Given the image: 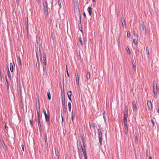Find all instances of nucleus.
I'll return each instance as SVG.
<instances>
[{
    "label": "nucleus",
    "mask_w": 159,
    "mask_h": 159,
    "mask_svg": "<svg viewBox=\"0 0 159 159\" xmlns=\"http://www.w3.org/2000/svg\"><path fill=\"white\" fill-rule=\"evenodd\" d=\"M75 118V115L73 114V112H72V117L71 120L73 122H74V118Z\"/></svg>",
    "instance_id": "obj_30"
},
{
    "label": "nucleus",
    "mask_w": 159,
    "mask_h": 159,
    "mask_svg": "<svg viewBox=\"0 0 159 159\" xmlns=\"http://www.w3.org/2000/svg\"><path fill=\"white\" fill-rule=\"evenodd\" d=\"M151 121L152 122V124L153 126H154L155 125V122H154V121L153 120H151Z\"/></svg>",
    "instance_id": "obj_45"
},
{
    "label": "nucleus",
    "mask_w": 159,
    "mask_h": 159,
    "mask_svg": "<svg viewBox=\"0 0 159 159\" xmlns=\"http://www.w3.org/2000/svg\"><path fill=\"white\" fill-rule=\"evenodd\" d=\"M5 128L6 130H8V127L6 125H5Z\"/></svg>",
    "instance_id": "obj_54"
},
{
    "label": "nucleus",
    "mask_w": 159,
    "mask_h": 159,
    "mask_svg": "<svg viewBox=\"0 0 159 159\" xmlns=\"http://www.w3.org/2000/svg\"><path fill=\"white\" fill-rule=\"evenodd\" d=\"M36 41L38 46H40V40L38 36H37Z\"/></svg>",
    "instance_id": "obj_15"
},
{
    "label": "nucleus",
    "mask_w": 159,
    "mask_h": 159,
    "mask_svg": "<svg viewBox=\"0 0 159 159\" xmlns=\"http://www.w3.org/2000/svg\"><path fill=\"white\" fill-rule=\"evenodd\" d=\"M79 41H80V42L81 45L82 46H83V42H82V41L81 37H80V38H79Z\"/></svg>",
    "instance_id": "obj_35"
},
{
    "label": "nucleus",
    "mask_w": 159,
    "mask_h": 159,
    "mask_svg": "<svg viewBox=\"0 0 159 159\" xmlns=\"http://www.w3.org/2000/svg\"><path fill=\"white\" fill-rule=\"evenodd\" d=\"M43 75L46 76L47 75L46 67H43Z\"/></svg>",
    "instance_id": "obj_18"
},
{
    "label": "nucleus",
    "mask_w": 159,
    "mask_h": 159,
    "mask_svg": "<svg viewBox=\"0 0 159 159\" xmlns=\"http://www.w3.org/2000/svg\"><path fill=\"white\" fill-rule=\"evenodd\" d=\"M68 107H69V111H70L71 110V105L70 102H69L68 103Z\"/></svg>",
    "instance_id": "obj_27"
},
{
    "label": "nucleus",
    "mask_w": 159,
    "mask_h": 159,
    "mask_svg": "<svg viewBox=\"0 0 159 159\" xmlns=\"http://www.w3.org/2000/svg\"><path fill=\"white\" fill-rule=\"evenodd\" d=\"M91 126H93L94 128L95 127V125L94 124L92 123V125H91Z\"/></svg>",
    "instance_id": "obj_59"
},
{
    "label": "nucleus",
    "mask_w": 159,
    "mask_h": 159,
    "mask_svg": "<svg viewBox=\"0 0 159 159\" xmlns=\"http://www.w3.org/2000/svg\"><path fill=\"white\" fill-rule=\"evenodd\" d=\"M132 65H133V64L135 65V62H134V60L133 59L132 60Z\"/></svg>",
    "instance_id": "obj_50"
},
{
    "label": "nucleus",
    "mask_w": 159,
    "mask_h": 159,
    "mask_svg": "<svg viewBox=\"0 0 159 159\" xmlns=\"http://www.w3.org/2000/svg\"><path fill=\"white\" fill-rule=\"evenodd\" d=\"M146 153L147 157H148V151H147L146 152Z\"/></svg>",
    "instance_id": "obj_58"
},
{
    "label": "nucleus",
    "mask_w": 159,
    "mask_h": 159,
    "mask_svg": "<svg viewBox=\"0 0 159 159\" xmlns=\"http://www.w3.org/2000/svg\"><path fill=\"white\" fill-rule=\"evenodd\" d=\"M105 112L104 111V112L103 113V115H103V117L104 116H105Z\"/></svg>",
    "instance_id": "obj_60"
},
{
    "label": "nucleus",
    "mask_w": 159,
    "mask_h": 159,
    "mask_svg": "<svg viewBox=\"0 0 159 159\" xmlns=\"http://www.w3.org/2000/svg\"><path fill=\"white\" fill-rule=\"evenodd\" d=\"M126 50L127 51L128 53L129 54H130L131 53V52L130 50H129V48L128 47H127L126 48Z\"/></svg>",
    "instance_id": "obj_32"
},
{
    "label": "nucleus",
    "mask_w": 159,
    "mask_h": 159,
    "mask_svg": "<svg viewBox=\"0 0 159 159\" xmlns=\"http://www.w3.org/2000/svg\"><path fill=\"white\" fill-rule=\"evenodd\" d=\"M21 147H22V149L23 150V151H24V145L23 144H22L21 145Z\"/></svg>",
    "instance_id": "obj_52"
},
{
    "label": "nucleus",
    "mask_w": 159,
    "mask_h": 159,
    "mask_svg": "<svg viewBox=\"0 0 159 159\" xmlns=\"http://www.w3.org/2000/svg\"><path fill=\"white\" fill-rule=\"evenodd\" d=\"M92 8L91 7H89L87 9L88 11L89 12V14L90 16H91L92 15Z\"/></svg>",
    "instance_id": "obj_14"
},
{
    "label": "nucleus",
    "mask_w": 159,
    "mask_h": 159,
    "mask_svg": "<svg viewBox=\"0 0 159 159\" xmlns=\"http://www.w3.org/2000/svg\"><path fill=\"white\" fill-rule=\"evenodd\" d=\"M147 105L149 109L150 110H152V105L150 100H148L147 101Z\"/></svg>",
    "instance_id": "obj_7"
},
{
    "label": "nucleus",
    "mask_w": 159,
    "mask_h": 159,
    "mask_svg": "<svg viewBox=\"0 0 159 159\" xmlns=\"http://www.w3.org/2000/svg\"><path fill=\"white\" fill-rule=\"evenodd\" d=\"M128 107L127 106L125 107V113L124 114V119L127 120L128 117Z\"/></svg>",
    "instance_id": "obj_4"
},
{
    "label": "nucleus",
    "mask_w": 159,
    "mask_h": 159,
    "mask_svg": "<svg viewBox=\"0 0 159 159\" xmlns=\"http://www.w3.org/2000/svg\"><path fill=\"white\" fill-rule=\"evenodd\" d=\"M83 154H84V156H87V154H86V150H85V151H83Z\"/></svg>",
    "instance_id": "obj_41"
},
{
    "label": "nucleus",
    "mask_w": 159,
    "mask_h": 159,
    "mask_svg": "<svg viewBox=\"0 0 159 159\" xmlns=\"http://www.w3.org/2000/svg\"><path fill=\"white\" fill-rule=\"evenodd\" d=\"M38 118V125L39 127V130L40 131H41L42 130V128H41V125L40 124V118Z\"/></svg>",
    "instance_id": "obj_17"
},
{
    "label": "nucleus",
    "mask_w": 159,
    "mask_h": 159,
    "mask_svg": "<svg viewBox=\"0 0 159 159\" xmlns=\"http://www.w3.org/2000/svg\"><path fill=\"white\" fill-rule=\"evenodd\" d=\"M62 96V102L63 103H65V95L64 93H62L61 94Z\"/></svg>",
    "instance_id": "obj_16"
},
{
    "label": "nucleus",
    "mask_w": 159,
    "mask_h": 159,
    "mask_svg": "<svg viewBox=\"0 0 159 159\" xmlns=\"http://www.w3.org/2000/svg\"><path fill=\"white\" fill-rule=\"evenodd\" d=\"M79 15L80 19V23L78 24V26H79V29H80V30L82 32V27H81V30H80V26H81V15L80 12H79Z\"/></svg>",
    "instance_id": "obj_10"
},
{
    "label": "nucleus",
    "mask_w": 159,
    "mask_h": 159,
    "mask_svg": "<svg viewBox=\"0 0 159 159\" xmlns=\"http://www.w3.org/2000/svg\"><path fill=\"white\" fill-rule=\"evenodd\" d=\"M6 79L7 81V90L8 91L9 90V81L8 80L7 78V77H6Z\"/></svg>",
    "instance_id": "obj_20"
},
{
    "label": "nucleus",
    "mask_w": 159,
    "mask_h": 159,
    "mask_svg": "<svg viewBox=\"0 0 159 159\" xmlns=\"http://www.w3.org/2000/svg\"><path fill=\"white\" fill-rule=\"evenodd\" d=\"M61 117H62V122H63L64 120V119H63L62 115H61Z\"/></svg>",
    "instance_id": "obj_61"
},
{
    "label": "nucleus",
    "mask_w": 159,
    "mask_h": 159,
    "mask_svg": "<svg viewBox=\"0 0 159 159\" xmlns=\"http://www.w3.org/2000/svg\"><path fill=\"white\" fill-rule=\"evenodd\" d=\"M37 113L38 118H40V107L39 106L38 108V109H37Z\"/></svg>",
    "instance_id": "obj_22"
},
{
    "label": "nucleus",
    "mask_w": 159,
    "mask_h": 159,
    "mask_svg": "<svg viewBox=\"0 0 159 159\" xmlns=\"http://www.w3.org/2000/svg\"><path fill=\"white\" fill-rule=\"evenodd\" d=\"M98 132L99 138H102V132L103 130H102L101 129H98Z\"/></svg>",
    "instance_id": "obj_9"
},
{
    "label": "nucleus",
    "mask_w": 159,
    "mask_h": 159,
    "mask_svg": "<svg viewBox=\"0 0 159 159\" xmlns=\"http://www.w3.org/2000/svg\"><path fill=\"white\" fill-rule=\"evenodd\" d=\"M86 78L88 80H89L90 78V73L89 72H88L87 74Z\"/></svg>",
    "instance_id": "obj_28"
},
{
    "label": "nucleus",
    "mask_w": 159,
    "mask_h": 159,
    "mask_svg": "<svg viewBox=\"0 0 159 159\" xmlns=\"http://www.w3.org/2000/svg\"><path fill=\"white\" fill-rule=\"evenodd\" d=\"M76 81L77 84L78 85H79V80H76Z\"/></svg>",
    "instance_id": "obj_55"
},
{
    "label": "nucleus",
    "mask_w": 159,
    "mask_h": 159,
    "mask_svg": "<svg viewBox=\"0 0 159 159\" xmlns=\"http://www.w3.org/2000/svg\"><path fill=\"white\" fill-rule=\"evenodd\" d=\"M121 21H122V25L123 26V27L124 26H125L126 25V22H125V21L124 19L123 18H122Z\"/></svg>",
    "instance_id": "obj_21"
},
{
    "label": "nucleus",
    "mask_w": 159,
    "mask_h": 159,
    "mask_svg": "<svg viewBox=\"0 0 159 159\" xmlns=\"http://www.w3.org/2000/svg\"><path fill=\"white\" fill-rule=\"evenodd\" d=\"M13 71V69L12 67V64L11 63V71L12 72Z\"/></svg>",
    "instance_id": "obj_38"
},
{
    "label": "nucleus",
    "mask_w": 159,
    "mask_h": 159,
    "mask_svg": "<svg viewBox=\"0 0 159 159\" xmlns=\"http://www.w3.org/2000/svg\"><path fill=\"white\" fill-rule=\"evenodd\" d=\"M124 125L125 134L126 135H127L128 133L127 119H124Z\"/></svg>",
    "instance_id": "obj_3"
},
{
    "label": "nucleus",
    "mask_w": 159,
    "mask_h": 159,
    "mask_svg": "<svg viewBox=\"0 0 159 159\" xmlns=\"http://www.w3.org/2000/svg\"><path fill=\"white\" fill-rule=\"evenodd\" d=\"M86 41H87V40H86V38L85 39H84V42H86Z\"/></svg>",
    "instance_id": "obj_62"
},
{
    "label": "nucleus",
    "mask_w": 159,
    "mask_h": 159,
    "mask_svg": "<svg viewBox=\"0 0 159 159\" xmlns=\"http://www.w3.org/2000/svg\"><path fill=\"white\" fill-rule=\"evenodd\" d=\"M127 36L128 38L130 37V35L129 31L127 32Z\"/></svg>",
    "instance_id": "obj_42"
},
{
    "label": "nucleus",
    "mask_w": 159,
    "mask_h": 159,
    "mask_svg": "<svg viewBox=\"0 0 159 159\" xmlns=\"http://www.w3.org/2000/svg\"><path fill=\"white\" fill-rule=\"evenodd\" d=\"M135 54L136 56H138L139 54V49H137L135 51Z\"/></svg>",
    "instance_id": "obj_36"
},
{
    "label": "nucleus",
    "mask_w": 159,
    "mask_h": 159,
    "mask_svg": "<svg viewBox=\"0 0 159 159\" xmlns=\"http://www.w3.org/2000/svg\"><path fill=\"white\" fill-rule=\"evenodd\" d=\"M52 19H49V21H48L49 23L50 24H51L52 23Z\"/></svg>",
    "instance_id": "obj_46"
},
{
    "label": "nucleus",
    "mask_w": 159,
    "mask_h": 159,
    "mask_svg": "<svg viewBox=\"0 0 159 159\" xmlns=\"http://www.w3.org/2000/svg\"><path fill=\"white\" fill-rule=\"evenodd\" d=\"M67 95L69 98V100L71 101V96L72 95L71 91H69L67 93Z\"/></svg>",
    "instance_id": "obj_12"
},
{
    "label": "nucleus",
    "mask_w": 159,
    "mask_h": 159,
    "mask_svg": "<svg viewBox=\"0 0 159 159\" xmlns=\"http://www.w3.org/2000/svg\"><path fill=\"white\" fill-rule=\"evenodd\" d=\"M84 157H85V159H87V156H84Z\"/></svg>",
    "instance_id": "obj_64"
},
{
    "label": "nucleus",
    "mask_w": 159,
    "mask_h": 159,
    "mask_svg": "<svg viewBox=\"0 0 159 159\" xmlns=\"http://www.w3.org/2000/svg\"><path fill=\"white\" fill-rule=\"evenodd\" d=\"M132 105L133 106V110L134 111H136L137 107L136 105V103L134 100H133L132 102Z\"/></svg>",
    "instance_id": "obj_8"
},
{
    "label": "nucleus",
    "mask_w": 159,
    "mask_h": 159,
    "mask_svg": "<svg viewBox=\"0 0 159 159\" xmlns=\"http://www.w3.org/2000/svg\"><path fill=\"white\" fill-rule=\"evenodd\" d=\"M36 2L39 5L40 4L41 0H36Z\"/></svg>",
    "instance_id": "obj_44"
},
{
    "label": "nucleus",
    "mask_w": 159,
    "mask_h": 159,
    "mask_svg": "<svg viewBox=\"0 0 159 159\" xmlns=\"http://www.w3.org/2000/svg\"><path fill=\"white\" fill-rule=\"evenodd\" d=\"M75 74L76 80H79V76L77 71L75 72Z\"/></svg>",
    "instance_id": "obj_26"
},
{
    "label": "nucleus",
    "mask_w": 159,
    "mask_h": 159,
    "mask_svg": "<svg viewBox=\"0 0 159 159\" xmlns=\"http://www.w3.org/2000/svg\"><path fill=\"white\" fill-rule=\"evenodd\" d=\"M153 91L156 98H157V95L158 93L157 87V84L155 81H153Z\"/></svg>",
    "instance_id": "obj_1"
},
{
    "label": "nucleus",
    "mask_w": 159,
    "mask_h": 159,
    "mask_svg": "<svg viewBox=\"0 0 159 159\" xmlns=\"http://www.w3.org/2000/svg\"><path fill=\"white\" fill-rule=\"evenodd\" d=\"M47 95H48V98L49 100H51V94H50V91L49 90H48V93H47Z\"/></svg>",
    "instance_id": "obj_23"
},
{
    "label": "nucleus",
    "mask_w": 159,
    "mask_h": 159,
    "mask_svg": "<svg viewBox=\"0 0 159 159\" xmlns=\"http://www.w3.org/2000/svg\"><path fill=\"white\" fill-rule=\"evenodd\" d=\"M58 5L60 7H61V2H60V0H58Z\"/></svg>",
    "instance_id": "obj_49"
},
{
    "label": "nucleus",
    "mask_w": 159,
    "mask_h": 159,
    "mask_svg": "<svg viewBox=\"0 0 159 159\" xmlns=\"http://www.w3.org/2000/svg\"><path fill=\"white\" fill-rule=\"evenodd\" d=\"M81 148L83 151L86 150L84 142H83V144H81Z\"/></svg>",
    "instance_id": "obj_25"
},
{
    "label": "nucleus",
    "mask_w": 159,
    "mask_h": 159,
    "mask_svg": "<svg viewBox=\"0 0 159 159\" xmlns=\"http://www.w3.org/2000/svg\"><path fill=\"white\" fill-rule=\"evenodd\" d=\"M83 15L84 16L85 18H86V14L84 12L83 13Z\"/></svg>",
    "instance_id": "obj_56"
},
{
    "label": "nucleus",
    "mask_w": 159,
    "mask_h": 159,
    "mask_svg": "<svg viewBox=\"0 0 159 159\" xmlns=\"http://www.w3.org/2000/svg\"><path fill=\"white\" fill-rule=\"evenodd\" d=\"M133 65V70L134 71H135L136 70V66L135 65Z\"/></svg>",
    "instance_id": "obj_34"
},
{
    "label": "nucleus",
    "mask_w": 159,
    "mask_h": 159,
    "mask_svg": "<svg viewBox=\"0 0 159 159\" xmlns=\"http://www.w3.org/2000/svg\"><path fill=\"white\" fill-rule=\"evenodd\" d=\"M7 71L8 76L9 78H10V72L9 70V68L8 67H7Z\"/></svg>",
    "instance_id": "obj_29"
},
{
    "label": "nucleus",
    "mask_w": 159,
    "mask_h": 159,
    "mask_svg": "<svg viewBox=\"0 0 159 159\" xmlns=\"http://www.w3.org/2000/svg\"><path fill=\"white\" fill-rule=\"evenodd\" d=\"M149 159H152V157H149Z\"/></svg>",
    "instance_id": "obj_63"
},
{
    "label": "nucleus",
    "mask_w": 159,
    "mask_h": 159,
    "mask_svg": "<svg viewBox=\"0 0 159 159\" xmlns=\"http://www.w3.org/2000/svg\"><path fill=\"white\" fill-rule=\"evenodd\" d=\"M37 61L38 62V64L39 66V59H38V56H37Z\"/></svg>",
    "instance_id": "obj_53"
},
{
    "label": "nucleus",
    "mask_w": 159,
    "mask_h": 159,
    "mask_svg": "<svg viewBox=\"0 0 159 159\" xmlns=\"http://www.w3.org/2000/svg\"><path fill=\"white\" fill-rule=\"evenodd\" d=\"M45 143L46 146L47 147H48V144L47 142V136H46L45 137Z\"/></svg>",
    "instance_id": "obj_31"
},
{
    "label": "nucleus",
    "mask_w": 159,
    "mask_h": 159,
    "mask_svg": "<svg viewBox=\"0 0 159 159\" xmlns=\"http://www.w3.org/2000/svg\"><path fill=\"white\" fill-rule=\"evenodd\" d=\"M44 14L45 16H48V6L47 2L45 1L43 4Z\"/></svg>",
    "instance_id": "obj_2"
},
{
    "label": "nucleus",
    "mask_w": 159,
    "mask_h": 159,
    "mask_svg": "<svg viewBox=\"0 0 159 159\" xmlns=\"http://www.w3.org/2000/svg\"><path fill=\"white\" fill-rule=\"evenodd\" d=\"M134 35V36L137 37L138 36L137 34L135 31H134L133 32Z\"/></svg>",
    "instance_id": "obj_40"
},
{
    "label": "nucleus",
    "mask_w": 159,
    "mask_h": 159,
    "mask_svg": "<svg viewBox=\"0 0 159 159\" xmlns=\"http://www.w3.org/2000/svg\"><path fill=\"white\" fill-rule=\"evenodd\" d=\"M62 104V107L63 108V111L64 113H66V107L65 105V103H63Z\"/></svg>",
    "instance_id": "obj_24"
},
{
    "label": "nucleus",
    "mask_w": 159,
    "mask_h": 159,
    "mask_svg": "<svg viewBox=\"0 0 159 159\" xmlns=\"http://www.w3.org/2000/svg\"><path fill=\"white\" fill-rule=\"evenodd\" d=\"M56 155L57 156V157L56 158H55V159H59V157H58V155H57L56 153Z\"/></svg>",
    "instance_id": "obj_57"
},
{
    "label": "nucleus",
    "mask_w": 159,
    "mask_h": 159,
    "mask_svg": "<svg viewBox=\"0 0 159 159\" xmlns=\"http://www.w3.org/2000/svg\"><path fill=\"white\" fill-rule=\"evenodd\" d=\"M29 25H28V20H27V25H26V28H27V32L28 33V28H29Z\"/></svg>",
    "instance_id": "obj_37"
},
{
    "label": "nucleus",
    "mask_w": 159,
    "mask_h": 159,
    "mask_svg": "<svg viewBox=\"0 0 159 159\" xmlns=\"http://www.w3.org/2000/svg\"><path fill=\"white\" fill-rule=\"evenodd\" d=\"M48 115L45 116V121L48 123V125H50V112L49 110L47 112Z\"/></svg>",
    "instance_id": "obj_5"
},
{
    "label": "nucleus",
    "mask_w": 159,
    "mask_h": 159,
    "mask_svg": "<svg viewBox=\"0 0 159 159\" xmlns=\"http://www.w3.org/2000/svg\"><path fill=\"white\" fill-rule=\"evenodd\" d=\"M42 62L43 64V67H46L47 61L46 57V54L45 53L44 54L43 57Z\"/></svg>",
    "instance_id": "obj_6"
},
{
    "label": "nucleus",
    "mask_w": 159,
    "mask_h": 159,
    "mask_svg": "<svg viewBox=\"0 0 159 159\" xmlns=\"http://www.w3.org/2000/svg\"><path fill=\"white\" fill-rule=\"evenodd\" d=\"M133 43H134L135 45H137V42L136 39H134L133 40Z\"/></svg>",
    "instance_id": "obj_39"
},
{
    "label": "nucleus",
    "mask_w": 159,
    "mask_h": 159,
    "mask_svg": "<svg viewBox=\"0 0 159 159\" xmlns=\"http://www.w3.org/2000/svg\"><path fill=\"white\" fill-rule=\"evenodd\" d=\"M99 138L100 146H102V138Z\"/></svg>",
    "instance_id": "obj_33"
},
{
    "label": "nucleus",
    "mask_w": 159,
    "mask_h": 159,
    "mask_svg": "<svg viewBox=\"0 0 159 159\" xmlns=\"http://www.w3.org/2000/svg\"><path fill=\"white\" fill-rule=\"evenodd\" d=\"M43 112L45 116H46V115H48V114H47V113L46 112V111L44 109H43Z\"/></svg>",
    "instance_id": "obj_43"
},
{
    "label": "nucleus",
    "mask_w": 159,
    "mask_h": 159,
    "mask_svg": "<svg viewBox=\"0 0 159 159\" xmlns=\"http://www.w3.org/2000/svg\"><path fill=\"white\" fill-rule=\"evenodd\" d=\"M146 52L147 56L148 57H149L150 55H149V47H148V46H147L146 47Z\"/></svg>",
    "instance_id": "obj_13"
},
{
    "label": "nucleus",
    "mask_w": 159,
    "mask_h": 159,
    "mask_svg": "<svg viewBox=\"0 0 159 159\" xmlns=\"http://www.w3.org/2000/svg\"><path fill=\"white\" fill-rule=\"evenodd\" d=\"M66 70H66V71H67V75L68 76V77H69V72H68V71L67 69V67H66Z\"/></svg>",
    "instance_id": "obj_51"
},
{
    "label": "nucleus",
    "mask_w": 159,
    "mask_h": 159,
    "mask_svg": "<svg viewBox=\"0 0 159 159\" xmlns=\"http://www.w3.org/2000/svg\"><path fill=\"white\" fill-rule=\"evenodd\" d=\"M30 125H31V126H33V122L31 120H30Z\"/></svg>",
    "instance_id": "obj_48"
},
{
    "label": "nucleus",
    "mask_w": 159,
    "mask_h": 159,
    "mask_svg": "<svg viewBox=\"0 0 159 159\" xmlns=\"http://www.w3.org/2000/svg\"><path fill=\"white\" fill-rule=\"evenodd\" d=\"M74 5L75 7H77V8H79V6L78 2L77 0H74Z\"/></svg>",
    "instance_id": "obj_19"
},
{
    "label": "nucleus",
    "mask_w": 159,
    "mask_h": 159,
    "mask_svg": "<svg viewBox=\"0 0 159 159\" xmlns=\"http://www.w3.org/2000/svg\"><path fill=\"white\" fill-rule=\"evenodd\" d=\"M141 22H142V23H141V26L142 31H143L146 32V29L145 28V26L144 25V24L143 22V21L142 20H141Z\"/></svg>",
    "instance_id": "obj_11"
},
{
    "label": "nucleus",
    "mask_w": 159,
    "mask_h": 159,
    "mask_svg": "<svg viewBox=\"0 0 159 159\" xmlns=\"http://www.w3.org/2000/svg\"><path fill=\"white\" fill-rule=\"evenodd\" d=\"M103 117V119H104V120L105 121V122L106 123V120H107V119H106V116H104Z\"/></svg>",
    "instance_id": "obj_47"
}]
</instances>
